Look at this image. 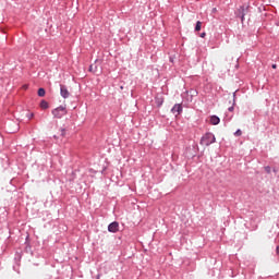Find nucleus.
Masks as SVG:
<instances>
[{"mask_svg": "<svg viewBox=\"0 0 279 279\" xmlns=\"http://www.w3.org/2000/svg\"><path fill=\"white\" fill-rule=\"evenodd\" d=\"M215 141H216V138L213 133H206L201 140V145L208 147V145H213V143H215Z\"/></svg>", "mask_w": 279, "mask_h": 279, "instance_id": "1", "label": "nucleus"}, {"mask_svg": "<svg viewBox=\"0 0 279 279\" xmlns=\"http://www.w3.org/2000/svg\"><path fill=\"white\" fill-rule=\"evenodd\" d=\"M66 114H68V111H66V107L64 106H60L52 110V116L54 117V119H62V117H66Z\"/></svg>", "mask_w": 279, "mask_h": 279, "instance_id": "2", "label": "nucleus"}, {"mask_svg": "<svg viewBox=\"0 0 279 279\" xmlns=\"http://www.w3.org/2000/svg\"><path fill=\"white\" fill-rule=\"evenodd\" d=\"M60 95L63 97V99H69L71 96V93H69V89L64 85H60Z\"/></svg>", "mask_w": 279, "mask_h": 279, "instance_id": "3", "label": "nucleus"}, {"mask_svg": "<svg viewBox=\"0 0 279 279\" xmlns=\"http://www.w3.org/2000/svg\"><path fill=\"white\" fill-rule=\"evenodd\" d=\"M108 230H109L110 232H113V233L119 232V222H117V221L111 222V223L108 226Z\"/></svg>", "mask_w": 279, "mask_h": 279, "instance_id": "4", "label": "nucleus"}, {"mask_svg": "<svg viewBox=\"0 0 279 279\" xmlns=\"http://www.w3.org/2000/svg\"><path fill=\"white\" fill-rule=\"evenodd\" d=\"M172 112H173V114H181V112H182V105H180V104H177V105H174L173 106V108H172Z\"/></svg>", "mask_w": 279, "mask_h": 279, "instance_id": "5", "label": "nucleus"}, {"mask_svg": "<svg viewBox=\"0 0 279 279\" xmlns=\"http://www.w3.org/2000/svg\"><path fill=\"white\" fill-rule=\"evenodd\" d=\"M209 121L211 125H219V123H221V120L217 116H211Z\"/></svg>", "mask_w": 279, "mask_h": 279, "instance_id": "6", "label": "nucleus"}, {"mask_svg": "<svg viewBox=\"0 0 279 279\" xmlns=\"http://www.w3.org/2000/svg\"><path fill=\"white\" fill-rule=\"evenodd\" d=\"M40 108L41 110H47L49 108V102H47V100H41Z\"/></svg>", "mask_w": 279, "mask_h": 279, "instance_id": "7", "label": "nucleus"}, {"mask_svg": "<svg viewBox=\"0 0 279 279\" xmlns=\"http://www.w3.org/2000/svg\"><path fill=\"white\" fill-rule=\"evenodd\" d=\"M201 31H202V22L198 21L196 22L195 32H201Z\"/></svg>", "mask_w": 279, "mask_h": 279, "instance_id": "8", "label": "nucleus"}, {"mask_svg": "<svg viewBox=\"0 0 279 279\" xmlns=\"http://www.w3.org/2000/svg\"><path fill=\"white\" fill-rule=\"evenodd\" d=\"M89 71H90V73H97V65L92 64V65L89 66Z\"/></svg>", "mask_w": 279, "mask_h": 279, "instance_id": "9", "label": "nucleus"}, {"mask_svg": "<svg viewBox=\"0 0 279 279\" xmlns=\"http://www.w3.org/2000/svg\"><path fill=\"white\" fill-rule=\"evenodd\" d=\"M45 94H46L45 88L38 89V97H45Z\"/></svg>", "mask_w": 279, "mask_h": 279, "instance_id": "10", "label": "nucleus"}, {"mask_svg": "<svg viewBox=\"0 0 279 279\" xmlns=\"http://www.w3.org/2000/svg\"><path fill=\"white\" fill-rule=\"evenodd\" d=\"M265 171H266V173H271V167L266 166V167H265Z\"/></svg>", "mask_w": 279, "mask_h": 279, "instance_id": "11", "label": "nucleus"}, {"mask_svg": "<svg viewBox=\"0 0 279 279\" xmlns=\"http://www.w3.org/2000/svg\"><path fill=\"white\" fill-rule=\"evenodd\" d=\"M241 134H243V132L241 130H238L235 133H234V136H241Z\"/></svg>", "mask_w": 279, "mask_h": 279, "instance_id": "12", "label": "nucleus"}, {"mask_svg": "<svg viewBox=\"0 0 279 279\" xmlns=\"http://www.w3.org/2000/svg\"><path fill=\"white\" fill-rule=\"evenodd\" d=\"M201 38H206V33H202Z\"/></svg>", "mask_w": 279, "mask_h": 279, "instance_id": "13", "label": "nucleus"}, {"mask_svg": "<svg viewBox=\"0 0 279 279\" xmlns=\"http://www.w3.org/2000/svg\"><path fill=\"white\" fill-rule=\"evenodd\" d=\"M234 111V107H229V112H233Z\"/></svg>", "mask_w": 279, "mask_h": 279, "instance_id": "14", "label": "nucleus"}, {"mask_svg": "<svg viewBox=\"0 0 279 279\" xmlns=\"http://www.w3.org/2000/svg\"><path fill=\"white\" fill-rule=\"evenodd\" d=\"M28 119H34V113L28 114Z\"/></svg>", "mask_w": 279, "mask_h": 279, "instance_id": "15", "label": "nucleus"}, {"mask_svg": "<svg viewBox=\"0 0 279 279\" xmlns=\"http://www.w3.org/2000/svg\"><path fill=\"white\" fill-rule=\"evenodd\" d=\"M276 254L279 256V246L276 248Z\"/></svg>", "mask_w": 279, "mask_h": 279, "instance_id": "16", "label": "nucleus"}, {"mask_svg": "<svg viewBox=\"0 0 279 279\" xmlns=\"http://www.w3.org/2000/svg\"><path fill=\"white\" fill-rule=\"evenodd\" d=\"M271 66H272V69H278L277 64H272Z\"/></svg>", "mask_w": 279, "mask_h": 279, "instance_id": "17", "label": "nucleus"}]
</instances>
